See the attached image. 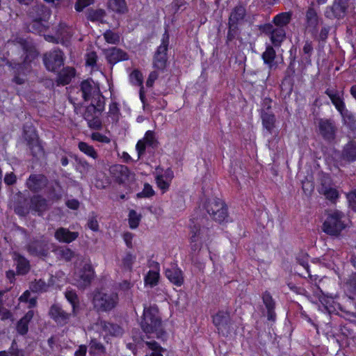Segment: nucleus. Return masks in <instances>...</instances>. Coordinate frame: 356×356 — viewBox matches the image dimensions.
I'll return each instance as SVG.
<instances>
[{
    "instance_id": "obj_62",
    "label": "nucleus",
    "mask_w": 356,
    "mask_h": 356,
    "mask_svg": "<svg viewBox=\"0 0 356 356\" xmlns=\"http://www.w3.org/2000/svg\"><path fill=\"white\" fill-rule=\"evenodd\" d=\"M88 226L91 230L94 232L98 231L99 224L95 216H92L89 218L88 221Z\"/></svg>"
},
{
    "instance_id": "obj_33",
    "label": "nucleus",
    "mask_w": 356,
    "mask_h": 356,
    "mask_svg": "<svg viewBox=\"0 0 356 356\" xmlns=\"http://www.w3.org/2000/svg\"><path fill=\"white\" fill-rule=\"evenodd\" d=\"M31 208L39 214L46 211L48 208L47 200L41 196H33L31 199Z\"/></svg>"
},
{
    "instance_id": "obj_28",
    "label": "nucleus",
    "mask_w": 356,
    "mask_h": 356,
    "mask_svg": "<svg viewBox=\"0 0 356 356\" xmlns=\"http://www.w3.org/2000/svg\"><path fill=\"white\" fill-rule=\"evenodd\" d=\"M341 158L348 162L356 161V142L352 141L348 143L343 148Z\"/></svg>"
},
{
    "instance_id": "obj_38",
    "label": "nucleus",
    "mask_w": 356,
    "mask_h": 356,
    "mask_svg": "<svg viewBox=\"0 0 356 356\" xmlns=\"http://www.w3.org/2000/svg\"><path fill=\"white\" fill-rule=\"evenodd\" d=\"M6 45L9 49H17L24 54L26 51L27 42L23 38H16L8 40Z\"/></svg>"
},
{
    "instance_id": "obj_54",
    "label": "nucleus",
    "mask_w": 356,
    "mask_h": 356,
    "mask_svg": "<svg viewBox=\"0 0 356 356\" xmlns=\"http://www.w3.org/2000/svg\"><path fill=\"white\" fill-rule=\"evenodd\" d=\"M29 148L33 156H37L42 154V146L37 141H33L32 143H30Z\"/></svg>"
},
{
    "instance_id": "obj_31",
    "label": "nucleus",
    "mask_w": 356,
    "mask_h": 356,
    "mask_svg": "<svg viewBox=\"0 0 356 356\" xmlns=\"http://www.w3.org/2000/svg\"><path fill=\"white\" fill-rule=\"evenodd\" d=\"M29 15L33 21L37 22L44 19L48 15V11L43 5L37 4L30 9Z\"/></svg>"
},
{
    "instance_id": "obj_58",
    "label": "nucleus",
    "mask_w": 356,
    "mask_h": 356,
    "mask_svg": "<svg viewBox=\"0 0 356 356\" xmlns=\"http://www.w3.org/2000/svg\"><path fill=\"white\" fill-rule=\"evenodd\" d=\"M90 348L98 353H104L105 348L100 342L96 339H92L90 341Z\"/></svg>"
},
{
    "instance_id": "obj_52",
    "label": "nucleus",
    "mask_w": 356,
    "mask_h": 356,
    "mask_svg": "<svg viewBox=\"0 0 356 356\" xmlns=\"http://www.w3.org/2000/svg\"><path fill=\"white\" fill-rule=\"evenodd\" d=\"M130 80L135 85L142 86L143 80L142 73L138 70H134L130 74Z\"/></svg>"
},
{
    "instance_id": "obj_35",
    "label": "nucleus",
    "mask_w": 356,
    "mask_h": 356,
    "mask_svg": "<svg viewBox=\"0 0 356 356\" xmlns=\"http://www.w3.org/2000/svg\"><path fill=\"white\" fill-rule=\"evenodd\" d=\"M318 192L323 195L326 199L335 202L339 197V192L336 188H332L325 183H322L318 188Z\"/></svg>"
},
{
    "instance_id": "obj_30",
    "label": "nucleus",
    "mask_w": 356,
    "mask_h": 356,
    "mask_svg": "<svg viewBox=\"0 0 356 356\" xmlns=\"http://www.w3.org/2000/svg\"><path fill=\"white\" fill-rule=\"evenodd\" d=\"M33 312L29 311L17 323L16 330L21 335H24L29 330V323L33 317Z\"/></svg>"
},
{
    "instance_id": "obj_53",
    "label": "nucleus",
    "mask_w": 356,
    "mask_h": 356,
    "mask_svg": "<svg viewBox=\"0 0 356 356\" xmlns=\"http://www.w3.org/2000/svg\"><path fill=\"white\" fill-rule=\"evenodd\" d=\"M65 297L67 300L71 303L72 306L73 312L75 310V307L78 303V297L76 293L68 291L65 292Z\"/></svg>"
},
{
    "instance_id": "obj_13",
    "label": "nucleus",
    "mask_w": 356,
    "mask_h": 356,
    "mask_svg": "<svg viewBox=\"0 0 356 356\" xmlns=\"http://www.w3.org/2000/svg\"><path fill=\"white\" fill-rule=\"evenodd\" d=\"M168 47V35L163 36L162 42L157 48L156 51L154 56L153 67L159 70H163L168 61L167 51Z\"/></svg>"
},
{
    "instance_id": "obj_8",
    "label": "nucleus",
    "mask_w": 356,
    "mask_h": 356,
    "mask_svg": "<svg viewBox=\"0 0 356 356\" xmlns=\"http://www.w3.org/2000/svg\"><path fill=\"white\" fill-rule=\"evenodd\" d=\"M94 277V270L91 264L86 262L83 267L74 275V284L79 288L85 289L90 284Z\"/></svg>"
},
{
    "instance_id": "obj_42",
    "label": "nucleus",
    "mask_w": 356,
    "mask_h": 356,
    "mask_svg": "<svg viewBox=\"0 0 356 356\" xmlns=\"http://www.w3.org/2000/svg\"><path fill=\"white\" fill-rule=\"evenodd\" d=\"M78 147L81 152L86 154L87 156L96 159L98 157V154L94 149V147L85 142H79Z\"/></svg>"
},
{
    "instance_id": "obj_47",
    "label": "nucleus",
    "mask_w": 356,
    "mask_h": 356,
    "mask_svg": "<svg viewBox=\"0 0 356 356\" xmlns=\"http://www.w3.org/2000/svg\"><path fill=\"white\" fill-rule=\"evenodd\" d=\"M105 16V12L104 10L98 9V10H90L88 13L87 18L92 21H100L102 22L103 18Z\"/></svg>"
},
{
    "instance_id": "obj_44",
    "label": "nucleus",
    "mask_w": 356,
    "mask_h": 356,
    "mask_svg": "<svg viewBox=\"0 0 356 356\" xmlns=\"http://www.w3.org/2000/svg\"><path fill=\"white\" fill-rule=\"evenodd\" d=\"M49 285L42 280H35L31 284L30 289L33 292L44 293L48 291Z\"/></svg>"
},
{
    "instance_id": "obj_57",
    "label": "nucleus",
    "mask_w": 356,
    "mask_h": 356,
    "mask_svg": "<svg viewBox=\"0 0 356 356\" xmlns=\"http://www.w3.org/2000/svg\"><path fill=\"white\" fill-rule=\"evenodd\" d=\"M154 195V191L152 188V186L148 184H145L144 185V188L141 193H139L137 194V196L138 197H149Z\"/></svg>"
},
{
    "instance_id": "obj_64",
    "label": "nucleus",
    "mask_w": 356,
    "mask_h": 356,
    "mask_svg": "<svg viewBox=\"0 0 356 356\" xmlns=\"http://www.w3.org/2000/svg\"><path fill=\"white\" fill-rule=\"evenodd\" d=\"M159 74L156 71L152 72L147 78L146 81V86L147 87H152L154 83V81L158 79Z\"/></svg>"
},
{
    "instance_id": "obj_5",
    "label": "nucleus",
    "mask_w": 356,
    "mask_h": 356,
    "mask_svg": "<svg viewBox=\"0 0 356 356\" xmlns=\"http://www.w3.org/2000/svg\"><path fill=\"white\" fill-rule=\"evenodd\" d=\"M104 108V102H93L86 108L83 114V118L87 121L91 129H99L102 127L99 115Z\"/></svg>"
},
{
    "instance_id": "obj_18",
    "label": "nucleus",
    "mask_w": 356,
    "mask_h": 356,
    "mask_svg": "<svg viewBox=\"0 0 356 356\" xmlns=\"http://www.w3.org/2000/svg\"><path fill=\"white\" fill-rule=\"evenodd\" d=\"M264 31L270 34V40L275 47L280 46L286 37V33L283 28H274L270 24L264 26Z\"/></svg>"
},
{
    "instance_id": "obj_60",
    "label": "nucleus",
    "mask_w": 356,
    "mask_h": 356,
    "mask_svg": "<svg viewBox=\"0 0 356 356\" xmlns=\"http://www.w3.org/2000/svg\"><path fill=\"white\" fill-rule=\"evenodd\" d=\"M156 181L158 186L163 191H166L170 186L169 181L164 180L163 175L157 176Z\"/></svg>"
},
{
    "instance_id": "obj_22",
    "label": "nucleus",
    "mask_w": 356,
    "mask_h": 356,
    "mask_svg": "<svg viewBox=\"0 0 356 356\" xmlns=\"http://www.w3.org/2000/svg\"><path fill=\"white\" fill-rule=\"evenodd\" d=\"M48 183V180L42 175H31L26 181L27 187L33 191H39L44 188Z\"/></svg>"
},
{
    "instance_id": "obj_40",
    "label": "nucleus",
    "mask_w": 356,
    "mask_h": 356,
    "mask_svg": "<svg viewBox=\"0 0 356 356\" xmlns=\"http://www.w3.org/2000/svg\"><path fill=\"white\" fill-rule=\"evenodd\" d=\"M108 4L114 12L124 13L127 10L125 0H108Z\"/></svg>"
},
{
    "instance_id": "obj_21",
    "label": "nucleus",
    "mask_w": 356,
    "mask_h": 356,
    "mask_svg": "<svg viewBox=\"0 0 356 356\" xmlns=\"http://www.w3.org/2000/svg\"><path fill=\"white\" fill-rule=\"evenodd\" d=\"M79 232H70L65 227L58 228L55 233V238L60 243H70L75 241L79 237Z\"/></svg>"
},
{
    "instance_id": "obj_61",
    "label": "nucleus",
    "mask_w": 356,
    "mask_h": 356,
    "mask_svg": "<svg viewBox=\"0 0 356 356\" xmlns=\"http://www.w3.org/2000/svg\"><path fill=\"white\" fill-rule=\"evenodd\" d=\"M93 0H77L75 4V9L77 11H81L84 8L90 5Z\"/></svg>"
},
{
    "instance_id": "obj_12",
    "label": "nucleus",
    "mask_w": 356,
    "mask_h": 356,
    "mask_svg": "<svg viewBox=\"0 0 356 356\" xmlns=\"http://www.w3.org/2000/svg\"><path fill=\"white\" fill-rule=\"evenodd\" d=\"M43 62L49 71L56 72L64 64V54L58 49L46 53Z\"/></svg>"
},
{
    "instance_id": "obj_34",
    "label": "nucleus",
    "mask_w": 356,
    "mask_h": 356,
    "mask_svg": "<svg viewBox=\"0 0 356 356\" xmlns=\"http://www.w3.org/2000/svg\"><path fill=\"white\" fill-rule=\"evenodd\" d=\"M275 56V51L271 46H268L266 49V51L262 54V59L264 63L268 65L270 70L277 67L276 63H274Z\"/></svg>"
},
{
    "instance_id": "obj_14",
    "label": "nucleus",
    "mask_w": 356,
    "mask_h": 356,
    "mask_svg": "<svg viewBox=\"0 0 356 356\" xmlns=\"http://www.w3.org/2000/svg\"><path fill=\"white\" fill-rule=\"evenodd\" d=\"M110 172L119 183H125L134 179V174L123 165H113L110 168Z\"/></svg>"
},
{
    "instance_id": "obj_4",
    "label": "nucleus",
    "mask_w": 356,
    "mask_h": 356,
    "mask_svg": "<svg viewBox=\"0 0 356 356\" xmlns=\"http://www.w3.org/2000/svg\"><path fill=\"white\" fill-rule=\"evenodd\" d=\"M204 208L216 222L221 224L229 221L227 205L220 199L217 197L209 199L204 204Z\"/></svg>"
},
{
    "instance_id": "obj_56",
    "label": "nucleus",
    "mask_w": 356,
    "mask_h": 356,
    "mask_svg": "<svg viewBox=\"0 0 356 356\" xmlns=\"http://www.w3.org/2000/svg\"><path fill=\"white\" fill-rule=\"evenodd\" d=\"M349 207L356 211V190H353L346 195Z\"/></svg>"
},
{
    "instance_id": "obj_45",
    "label": "nucleus",
    "mask_w": 356,
    "mask_h": 356,
    "mask_svg": "<svg viewBox=\"0 0 356 356\" xmlns=\"http://www.w3.org/2000/svg\"><path fill=\"white\" fill-rule=\"evenodd\" d=\"M57 254L66 261H71L75 256V253L71 249L67 247H63L57 249Z\"/></svg>"
},
{
    "instance_id": "obj_32",
    "label": "nucleus",
    "mask_w": 356,
    "mask_h": 356,
    "mask_svg": "<svg viewBox=\"0 0 356 356\" xmlns=\"http://www.w3.org/2000/svg\"><path fill=\"white\" fill-rule=\"evenodd\" d=\"M99 325L104 332L111 336L118 337L122 334V329L117 324L110 323L104 321H100Z\"/></svg>"
},
{
    "instance_id": "obj_46",
    "label": "nucleus",
    "mask_w": 356,
    "mask_h": 356,
    "mask_svg": "<svg viewBox=\"0 0 356 356\" xmlns=\"http://www.w3.org/2000/svg\"><path fill=\"white\" fill-rule=\"evenodd\" d=\"M136 257L130 253H127L122 259L121 267L124 270L130 271L135 261Z\"/></svg>"
},
{
    "instance_id": "obj_17",
    "label": "nucleus",
    "mask_w": 356,
    "mask_h": 356,
    "mask_svg": "<svg viewBox=\"0 0 356 356\" xmlns=\"http://www.w3.org/2000/svg\"><path fill=\"white\" fill-rule=\"evenodd\" d=\"M147 145L152 147H156L158 142L155 138V134L152 131H147L143 140H140L136 146L138 152V159H139L145 152V145Z\"/></svg>"
},
{
    "instance_id": "obj_20",
    "label": "nucleus",
    "mask_w": 356,
    "mask_h": 356,
    "mask_svg": "<svg viewBox=\"0 0 356 356\" xmlns=\"http://www.w3.org/2000/svg\"><path fill=\"white\" fill-rule=\"evenodd\" d=\"M29 252L33 255L45 257L48 254V244L43 240L31 241L27 245Z\"/></svg>"
},
{
    "instance_id": "obj_49",
    "label": "nucleus",
    "mask_w": 356,
    "mask_h": 356,
    "mask_svg": "<svg viewBox=\"0 0 356 356\" xmlns=\"http://www.w3.org/2000/svg\"><path fill=\"white\" fill-rule=\"evenodd\" d=\"M141 219V215L134 210H131L129 213V222L131 229L138 227Z\"/></svg>"
},
{
    "instance_id": "obj_7",
    "label": "nucleus",
    "mask_w": 356,
    "mask_h": 356,
    "mask_svg": "<svg viewBox=\"0 0 356 356\" xmlns=\"http://www.w3.org/2000/svg\"><path fill=\"white\" fill-rule=\"evenodd\" d=\"M213 322L218 332L223 336H227L234 330L229 313L225 311L218 312L213 317Z\"/></svg>"
},
{
    "instance_id": "obj_3",
    "label": "nucleus",
    "mask_w": 356,
    "mask_h": 356,
    "mask_svg": "<svg viewBox=\"0 0 356 356\" xmlns=\"http://www.w3.org/2000/svg\"><path fill=\"white\" fill-rule=\"evenodd\" d=\"M345 219L342 212L338 210L330 211L323 224V232L330 236L338 237L347 227Z\"/></svg>"
},
{
    "instance_id": "obj_25",
    "label": "nucleus",
    "mask_w": 356,
    "mask_h": 356,
    "mask_svg": "<svg viewBox=\"0 0 356 356\" xmlns=\"http://www.w3.org/2000/svg\"><path fill=\"white\" fill-rule=\"evenodd\" d=\"M246 15L245 8L243 6H236L230 13L228 25L236 27L243 21Z\"/></svg>"
},
{
    "instance_id": "obj_63",
    "label": "nucleus",
    "mask_w": 356,
    "mask_h": 356,
    "mask_svg": "<svg viewBox=\"0 0 356 356\" xmlns=\"http://www.w3.org/2000/svg\"><path fill=\"white\" fill-rule=\"evenodd\" d=\"M97 56L95 51H91L87 54L86 64L88 65L94 66L97 62Z\"/></svg>"
},
{
    "instance_id": "obj_23",
    "label": "nucleus",
    "mask_w": 356,
    "mask_h": 356,
    "mask_svg": "<svg viewBox=\"0 0 356 356\" xmlns=\"http://www.w3.org/2000/svg\"><path fill=\"white\" fill-rule=\"evenodd\" d=\"M105 54L108 63L111 64H115L120 61L127 60L128 59L127 54L117 47H112L107 49Z\"/></svg>"
},
{
    "instance_id": "obj_2",
    "label": "nucleus",
    "mask_w": 356,
    "mask_h": 356,
    "mask_svg": "<svg viewBox=\"0 0 356 356\" xmlns=\"http://www.w3.org/2000/svg\"><path fill=\"white\" fill-rule=\"evenodd\" d=\"M118 293L111 290L95 291L92 300L93 308L97 312H109L118 306Z\"/></svg>"
},
{
    "instance_id": "obj_37",
    "label": "nucleus",
    "mask_w": 356,
    "mask_h": 356,
    "mask_svg": "<svg viewBox=\"0 0 356 356\" xmlns=\"http://www.w3.org/2000/svg\"><path fill=\"white\" fill-rule=\"evenodd\" d=\"M292 12H284L275 15L273 19V24L277 27L283 28L288 25L292 18Z\"/></svg>"
},
{
    "instance_id": "obj_29",
    "label": "nucleus",
    "mask_w": 356,
    "mask_h": 356,
    "mask_svg": "<svg viewBox=\"0 0 356 356\" xmlns=\"http://www.w3.org/2000/svg\"><path fill=\"white\" fill-rule=\"evenodd\" d=\"M75 76V70L73 67L63 68L58 74L56 82L63 86L68 84Z\"/></svg>"
},
{
    "instance_id": "obj_41",
    "label": "nucleus",
    "mask_w": 356,
    "mask_h": 356,
    "mask_svg": "<svg viewBox=\"0 0 356 356\" xmlns=\"http://www.w3.org/2000/svg\"><path fill=\"white\" fill-rule=\"evenodd\" d=\"M72 37L70 29L65 24H60L58 29V39L63 44L67 42Z\"/></svg>"
},
{
    "instance_id": "obj_6",
    "label": "nucleus",
    "mask_w": 356,
    "mask_h": 356,
    "mask_svg": "<svg viewBox=\"0 0 356 356\" xmlns=\"http://www.w3.org/2000/svg\"><path fill=\"white\" fill-rule=\"evenodd\" d=\"M208 228L200 227L199 224H195L191 227V245L193 251H198L201 249L203 243H206L210 238Z\"/></svg>"
},
{
    "instance_id": "obj_43",
    "label": "nucleus",
    "mask_w": 356,
    "mask_h": 356,
    "mask_svg": "<svg viewBox=\"0 0 356 356\" xmlns=\"http://www.w3.org/2000/svg\"><path fill=\"white\" fill-rule=\"evenodd\" d=\"M341 115L344 123L348 125L350 128L354 129H356V119L355 115L346 109H344L340 113Z\"/></svg>"
},
{
    "instance_id": "obj_48",
    "label": "nucleus",
    "mask_w": 356,
    "mask_h": 356,
    "mask_svg": "<svg viewBox=\"0 0 356 356\" xmlns=\"http://www.w3.org/2000/svg\"><path fill=\"white\" fill-rule=\"evenodd\" d=\"M159 273L156 271L149 270L145 278L146 284L150 286H156L159 282Z\"/></svg>"
},
{
    "instance_id": "obj_36",
    "label": "nucleus",
    "mask_w": 356,
    "mask_h": 356,
    "mask_svg": "<svg viewBox=\"0 0 356 356\" xmlns=\"http://www.w3.org/2000/svg\"><path fill=\"white\" fill-rule=\"evenodd\" d=\"M313 3L306 11V24L308 27L316 28L319 23V17L316 10L313 7Z\"/></svg>"
},
{
    "instance_id": "obj_39",
    "label": "nucleus",
    "mask_w": 356,
    "mask_h": 356,
    "mask_svg": "<svg viewBox=\"0 0 356 356\" xmlns=\"http://www.w3.org/2000/svg\"><path fill=\"white\" fill-rule=\"evenodd\" d=\"M147 346L152 350L150 356H169L167 349L161 347L156 341H147Z\"/></svg>"
},
{
    "instance_id": "obj_26",
    "label": "nucleus",
    "mask_w": 356,
    "mask_h": 356,
    "mask_svg": "<svg viewBox=\"0 0 356 356\" xmlns=\"http://www.w3.org/2000/svg\"><path fill=\"white\" fill-rule=\"evenodd\" d=\"M325 94L330 97L332 103L339 113L346 109L341 92L328 88L326 90Z\"/></svg>"
},
{
    "instance_id": "obj_59",
    "label": "nucleus",
    "mask_w": 356,
    "mask_h": 356,
    "mask_svg": "<svg viewBox=\"0 0 356 356\" xmlns=\"http://www.w3.org/2000/svg\"><path fill=\"white\" fill-rule=\"evenodd\" d=\"M91 138L94 140L104 143H109L111 141L109 138L99 132L92 133L91 135Z\"/></svg>"
},
{
    "instance_id": "obj_55",
    "label": "nucleus",
    "mask_w": 356,
    "mask_h": 356,
    "mask_svg": "<svg viewBox=\"0 0 356 356\" xmlns=\"http://www.w3.org/2000/svg\"><path fill=\"white\" fill-rule=\"evenodd\" d=\"M77 168L81 173L86 174L90 171L92 166L86 160L79 159L78 160Z\"/></svg>"
},
{
    "instance_id": "obj_10",
    "label": "nucleus",
    "mask_w": 356,
    "mask_h": 356,
    "mask_svg": "<svg viewBox=\"0 0 356 356\" xmlns=\"http://www.w3.org/2000/svg\"><path fill=\"white\" fill-rule=\"evenodd\" d=\"M319 135L327 142L331 143L335 139L337 128L333 120L321 118L317 120Z\"/></svg>"
},
{
    "instance_id": "obj_1",
    "label": "nucleus",
    "mask_w": 356,
    "mask_h": 356,
    "mask_svg": "<svg viewBox=\"0 0 356 356\" xmlns=\"http://www.w3.org/2000/svg\"><path fill=\"white\" fill-rule=\"evenodd\" d=\"M140 326L145 333L153 334L157 339H163L166 336V333L162 327V321L159 314L158 307L155 305L144 307Z\"/></svg>"
},
{
    "instance_id": "obj_19",
    "label": "nucleus",
    "mask_w": 356,
    "mask_h": 356,
    "mask_svg": "<svg viewBox=\"0 0 356 356\" xmlns=\"http://www.w3.org/2000/svg\"><path fill=\"white\" fill-rule=\"evenodd\" d=\"M165 275L168 280L177 286H181L184 284V278L182 271L176 265H171L166 268Z\"/></svg>"
},
{
    "instance_id": "obj_50",
    "label": "nucleus",
    "mask_w": 356,
    "mask_h": 356,
    "mask_svg": "<svg viewBox=\"0 0 356 356\" xmlns=\"http://www.w3.org/2000/svg\"><path fill=\"white\" fill-rule=\"evenodd\" d=\"M104 38L106 42L115 44L120 42V35L117 33H114L111 30H107L104 33Z\"/></svg>"
},
{
    "instance_id": "obj_9",
    "label": "nucleus",
    "mask_w": 356,
    "mask_h": 356,
    "mask_svg": "<svg viewBox=\"0 0 356 356\" xmlns=\"http://www.w3.org/2000/svg\"><path fill=\"white\" fill-rule=\"evenodd\" d=\"M348 0H334L331 6L325 8V17L330 19H343L347 13Z\"/></svg>"
},
{
    "instance_id": "obj_16",
    "label": "nucleus",
    "mask_w": 356,
    "mask_h": 356,
    "mask_svg": "<svg viewBox=\"0 0 356 356\" xmlns=\"http://www.w3.org/2000/svg\"><path fill=\"white\" fill-rule=\"evenodd\" d=\"M49 315L56 323L65 325L68 323L71 314L65 312L60 305L54 304L51 306Z\"/></svg>"
},
{
    "instance_id": "obj_27",
    "label": "nucleus",
    "mask_w": 356,
    "mask_h": 356,
    "mask_svg": "<svg viewBox=\"0 0 356 356\" xmlns=\"http://www.w3.org/2000/svg\"><path fill=\"white\" fill-rule=\"evenodd\" d=\"M13 259L15 261L18 274L25 275L29 271V262L25 257L17 253H14Z\"/></svg>"
},
{
    "instance_id": "obj_24",
    "label": "nucleus",
    "mask_w": 356,
    "mask_h": 356,
    "mask_svg": "<svg viewBox=\"0 0 356 356\" xmlns=\"http://www.w3.org/2000/svg\"><path fill=\"white\" fill-rule=\"evenodd\" d=\"M262 300L267 311L268 320L274 322L276 319L275 302L268 291H266L262 294Z\"/></svg>"
},
{
    "instance_id": "obj_51",
    "label": "nucleus",
    "mask_w": 356,
    "mask_h": 356,
    "mask_svg": "<svg viewBox=\"0 0 356 356\" xmlns=\"http://www.w3.org/2000/svg\"><path fill=\"white\" fill-rule=\"evenodd\" d=\"M120 290L124 292V296L129 301H132V294L130 289L133 286V284L127 280H124L119 284Z\"/></svg>"
},
{
    "instance_id": "obj_11",
    "label": "nucleus",
    "mask_w": 356,
    "mask_h": 356,
    "mask_svg": "<svg viewBox=\"0 0 356 356\" xmlns=\"http://www.w3.org/2000/svg\"><path fill=\"white\" fill-rule=\"evenodd\" d=\"M81 91L85 101L91 100L93 102H104L99 88L92 81L85 80L82 81L81 83Z\"/></svg>"
},
{
    "instance_id": "obj_15",
    "label": "nucleus",
    "mask_w": 356,
    "mask_h": 356,
    "mask_svg": "<svg viewBox=\"0 0 356 356\" xmlns=\"http://www.w3.org/2000/svg\"><path fill=\"white\" fill-rule=\"evenodd\" d=\"M270 100H264V104L267 106V110H269L270 108ZM261 118L262 120L263 127L266 130V131L269 134H272L275 127L276 119L275 115L270 111H266L264 110H262L261 113Z\"/></svg>"
}]
</instances>
